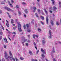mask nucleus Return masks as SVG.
<instances>
[{
  "label": "nucleus",
  "instance_id": "4468645a",
  "mask_svg": "<svg viewBox=\"0 0 61 61\" xmlns=\"http://www.w3.org/2000/svg\"><path fill=\"white\" fill-rule=\"evenodd\" d=\"M55 53V51L54 50V47L53 48V49H52V53Z\"/></svg>",
  "mask_w": 61,
  "mask_h": 61
},
{
  "label": "nucleus",
  "instance_id": "6ab92c4d",
  "mask_svg": "<svg viewBox=\"0 0 61 61\" xmlns=\"http://www.w3.org/2000/svg\"><path fill=\"white\" fill-rule=\"evenodd\" d=\"M38 13L39 14H40L41 12H40V9H38L37 10Z\"/></svg>",
  "mask_w": 61,
  "mask_h": 61
},
{
  "label": "nucleus",
  "instance_id": "72a5a7b5",
  "mask_svg": "<svg viewBox=\"0 0 61 61\" xmlns=\"http://www.w3.org/2000/svg\"><path fill=\"white\" fill-rule=\"evenodd\" d=\"M0 34L1 35H3V32H0Z\"/></svg>",
  "mask_w": 61,
  "mask_h": 61
},
{
  "label": "nucleus",
  "instance_id": "69168bd1",
  "mask_svg": "<svg viewBox=\"0 0 61 61\" xmlns=\"http://www.w3.org/2000/svg\"><path fill=\"white\" fill-rule=\"evenodd\" d=\"M9 16V17L10 18H11V16H10L9 15H9H8Z\"/></svg>",
  "mask_w": 61,
  "mask_h": 61
},
{
  "label": "nucleus",
  "instance_id": "052dcab7",
  "mask_svg": "<svg viewBox=\"0 0 61 61\" xmlns=\"http://www.w3.org/2000/svg\"><path fill=\"white\" fill-rule=\"evenodd\" d=\"M35 36H36V37H38V35H35Z\"/></svg>",
  "mask_w": 61,
  "mask_h": 61
},
{
  "label": "nucleus",
  "instance_id": "a19ab883",
  "mask_svg": "<svg viewBox=\"0 0 61 61\" xmlns=\"http://www.w3.org/2000/svg\"><path fill=\"white\" fill-rule=\"evenodd\" d=\"M18 14H19V15H21V12H20L19 11Z\"/></svg>",
  "mask_w": 61,
  "mask_h": 61
},
{
  "label": "nucleus",
  "instance_id": "1a4fd4ad",
  "mask_svg": "<svg viewBox=\"0 0 61 61\" xmlns=\"http://www.w3.org/2000/svg\"><path fill=\"white\" fill-rule=\"evenodd\" d=\"M4 40L5 41V42H6V43H8V41H7V39H6V38H4Z\"/></svg>",
  "mask_w": 61,
  "mask_h": 61
},
{
  "label": "nucleus",
  "instance_id": "9b49d317",
  "mask_svg": "<svg viewBox=\"0 0 61 61\" xmlns=\"http://www.w3.org/2000/svg\"><path fill=\"white\" fill-rule=\"evenodd\" d=\"M27 40L25 38L24 39H23L22 40V41H23L24 42H25Z\"/></svg>",
  "mask_w": 61,
  "mask_h": 61
},
{
  "label": "nucleus",
  "instance_id": "6e6d98bb",
  "mask_svg": "<svg viewBox=\"0 0 61 61\" xmlns=\"http://www.w3.org/2000/svg\"><path fill=\"white\" fill-rule=\"evenodd\" d=\"M49 27L51 29H51V25H50L49 26Z\"/></svg>",
  "mask_w": 61,
  "mask_h": 61
},
{
  "label": "nucleus",
  "instance_id": "13d9d810",
  "mask_svg": "<svg viewBox=\"0 0 61 61\" xmlns=\"http://www.w3.org/2000/svg\"><path fill=\"white\" fill-rule=\"evenodd\" d=\"M61 4V2L60 1L59 2V5H60Z\"/></svg>",
  "mask_w": 61,
  "mask_h": 61
},
{
  "label": "nucleus",
  "instance_id": "4c0bfd02",
  "mask_svg": "<svg viewBox=\"0 0 61 61\" xmlns=\"http://www.w3.org/2000/svg\"><path fill=\"white\" fill-rule=\"evenodd\" d=\"M17 8H19V6L18 5H17L16 6Z\"/></svg>",
  "mask_w": 61,
  "mask_h": 61
},
{
  "label": "nucleus",
  "instance_id": "b1692460",
  "mask_svg": "<svg viewBox=\"0 0 61 61\" xmlns=\"http://www.w3.org/2000/svg\"><path fill=\"white\" fill-rule=\"evenodd\" d=\"M44 11L46 14L47 15V11H46V9H44Z\"/></svg>",
  "mask_w": 61,
  "mask_h": 61
},
{
  "label": "nucleus",
  "instance_id": "20e7f679",
  "mask_svg": "<svg viewBox=\"0 0 61 61\" xmlns=\"http://www.w3.org/2000/svg\"><path fill=\"white\" fill-rule=\"evenodd\" d=\"M41 51H42V52H43V53L44 54H46V50L44 49V50L43 49V48H41Z\"/></svg>",
  "mask_w": 61,
  "mask_h": 61
},
{
  "label": "nucleus",
  "instance_id": "aec40b11",
  "mask_svg": "<svg viewBox=\"0 0 61 61\" xmlns=\"http://www.w3.org/2000/svg\"><path fill=\"white\" fill-rule=\"evenodd\" d=\"M41 18L43 20L44 19V17L42 16L41 15Z\"/></svg>",
  "mask_w": 61,
  "mask_h": 61
},
{
  "label": "nucleus",
  "instance_id": "393cba45",
  "mask_svg": "<svg viewBox=\"0 0 61 61\" xmlns=\"http://www.w3.org/2000/svg\"><path fill=\"white\" fill-rule=\"evenodd\" d=\"M31 61H37V60H34L33 59H31Z\"/></svg>",
  "mask_w": 61,
  "mask_h": 61
},
{
  "label": "nucleus",
  "instance_id": "cd10ccee",
  "mask_svg": "<svg viewBox=\"0 0 61 61\" xmlns=\"http://www.w3.org/2000/svg\"><path fill=\"white\" fill-rule=\"evenodd\" d=\"M11 24L14 23V20H11Z\"/></svg>",
  "mask_w": 61,
  "mask_h": 61
},
{
  "label": "nucleus",
  "instance_id": "ddd939ff",
  "mask_svg": "<svg viewBox=\"0 0 61 61\" xmlns=\"http://www.w3.org/2000/svg\"><path fill=\"white\" fill-rule=\"evenodd\" d=\"M45 40H42V44L43 45H44L45 43Z\"/></svg>",
  "mask_w": 61,
  "mask_h": 61
},
{
  "label": "nucleus",
  "instance_id": "338daca9",
  "mask_svg": "<svg viewBox=\"0 0 61 61\" xmlns=\"http://www.w3.org/2000/svg\"><path fill=\"white\" fill-rule=\"evenodd\" d=\"M46 61H48V60H47L46 59Z\"/></svg>",
  "mask_w": 61,
  "mask_h": 61
},
{
  "label": "nucleus",
  "instance_id": "2f4dec72",
  "mask_svg": "<svg viewBox=\"0 0 61 61\" xmlns=\"http://www.w3.org/2000/svg\"><path fill=\"white\" fill-rule=\"evenodd\" d=\"M9 5L10 6H11V7H13V5H12V4H11V3L10 4H9Z\"/></svg>",
  "mask_w": 61,
  "mask_h": 61
},
{
  "label": "nucleus",
  "instance_id": "603ef678",
  "mask_svg": "<svg viewBox=\"0 0 61 61\" xmlns=\"http://www.w3.org/2000/svg\"><path fill=\"white\" fill-rule=\"evenodd\" d=\"M1 27H2V28L3 30H4V27H3V26H1Z\"/></svg>",
  "mask_w": 61,
  "mask_h": 61
},
{
  "label": "nucleus",
  "instance_id": "37998d69",
  "mask_svg": "<svg viewBox=\"0 0 61 61\" xmlns=\"http://www.w3.org/2000/svg\"><path fill=\"white\" fill-rule=\"evenodd\" d=\"M24 17H26V15L25 14H24Z\"/></svg>",
  "mask_w": 61,
  "mask_h": 61
},
{
  "label": "nucleus",
  "instance_id": "7c9ffc66",
  "mask_svg": "<svg viewBox=\"0 0 61 61\" xmlns=\"http://www.w3.org/2000/svg\"><path fill=\"white\" fill-rule=\"evenodd\" d=\"M38 30L39 32H40L41 31V30L40 29L38 28Z\"/></svg>",
  "mask_w": 61,
  "mask_h": 61
},
{
  "label": "nucleus",
  "instance_id": "8fccbe9b",
  "mask_svg": "<svg viewBox=\"0 0 61 61\" xmlns=\"http://www.w3.org/2000/svg\"><path fill=\"white\" fill-rule=\"evenodd\" d=\"M22 44H23V45L24 46H25V44H24V42H22Z\"/></svg>",
  "mask_w": 61,
  "mask_h": 61
},
{
  "label": "nucleus",
  "instance_id": "bf43d9fd",
  "mask_svg": "<svg viewBox=\"0 0 61 61\" xmlns=\"http://www.w3.org/2000/svg\"><path fill=\"white\" fill-rule=\"evenodd\" d=\"M39 52V50H38L37 51V54Z\"/></svg>",
  "mask_w": 61,
  "mask_h": 61
},
{
  "label": "nucleus",
  "instance_id": "680f3d73",
  "mask_svg": "<svg viewBox=\"0 0 61 61\" xmlns=\"http://www.w3.org/2000/svg\"><path fill=\"white\" fill-rule=\"evenodd\" d=\"M12 59L14 61H15V58H12Z\"/></svg>",
  "mask_w": 61,
  "mask_h": 61
},
{
  "label": "nucleus",
  "instance_id": "79ce46f5",
  "mask_svg": "<svg viewBox=\"0 0 61 61\" xmlns=\"http://www.w3.org/2000/svg\"><path fill=\"white\" fill-rule=\"evenodd\" d=\"M4 47L5 48H6V46L5 45H4Z\"/></svg>",
  "mask_w": 61,
  "mask_h": 61
},
{
  "label": "nucleus",
  "instance_id": "e433bc0d",
  "mask_svg": "<svg viewBox=\"0 0 61 61\" xmlns=\"http://www.w3.org/2000/svg\"><path fill=\"white\" fill-rule=\"evenodd\" d=\"M20 59H21V60H24V58H23L21 57L20 58Z\"/></svg>",
  "mask_w": 61,
  "mask_h": 61
},
{
  "label": "nucleus",
  "instance_id": "49530a36",
  "mask_svg": "<svg viewBox=\"0 0 61 61\" xmlns=\"http://www.w3.org/2000/svg\"><path fill=\"white\" fill-rule=\"evenodd\" d=\"M34 45L35 46H36V43H35L34 42Z\"/></svg>",
  "mask_w": 61,
  "mask_h": 61
},
{
  "label": "nucleus",
  "instance_id": "473e14b6",
  "mask_svg": "<svg viewBox=\"0 0 61 61\" xmlns=\"http://www.w3.org/2000/svg\"><path fill=\"white\" fill-rule=\"evenodd\" d=\"M23 27H24V29H25V28H26V26L25 25H23Z\"/></svg>",
  "mask_w": 61,
  "mask_h": 61
},
{
  "label": "nucleus",
  "instance_id": "a18cd8bd",
  "mask_svg": "<svg viewBox=\"0 0 61 61\" xmlns=\"http://www.w3.org/2000/svg\"><path fill=\"white\" fill-rule=\"evenodd\" d=\"M7 2H8V3L9 4V5L10 4V2L9 0H8Z\"/></svg>",
  "mask_w": 61,
  "mask_h": 61
},
{
  "label": "nucleus",
  "instance_id": "0eeeda50",
  "mask_svg": "<svg viewBox=\"0 0 61 61\" xmlns=\"http://www.w3.org/2000/svg\"><path fill=\"white\" fill-rule=\"evenodd\" d=\"M46 22L47 24H48V18L47 16L46 18Z\"/></svg>",
  "mask_w": 61,
  "mask_h": 61
},
{
  "label": "nucleus",
  "instance_id": "e2e57ef3",
  "mask_svg": "<svg viewBox=\"0 0 61 61\" xmlns=\"http://www.w3.org/2000/svg\"><path fill=\"white\" fill-rule=\"evenodd\" d=\"M52 15H53V16H55V15L54 14H52Z\"/></svg>",
  "mask_w": 61,
  "mask_h": 61
},
{
  "label": "nucleus",
  "instance_id": "774afa93",
  "mask_svg": "<svg viewBox=\"0 0 61 61\" xmlns=\"http://www.w3.org/2000/svg\"><path fill=\"white\" fill-rule=\"evenodd\" d=\"M53 61H56L55 60V58H54L53 59Z\"/></svg>",
  "mask_w": 61,
  "mask_h": 61
},
{
  "label": "nucleus",
  "instance_id": "c85d7f7f",
  "mask_svg": "<svg viewBox=\"0 0 61 61\" xmlns=\"http://www.w3.org/2000/svg\"><path fill=\"white\" fill-rule=\"evenodd\" d=\"M53 9L54 10H56V6H54L53 7Z\"/></svg>",
  "mask_w": 61,
  "mask_h": 61
},
{
  "label": "nucleus",
  "instance_id": "bb28decb",
  "mask_svg": "<svg viewBox=\"0 0 61 61\" xmlns=\"http://www.w3.org/2000/svg\"><path fill=\"white\" fill-rule=\"evenodd\" d=\"M56 25H59V23L57 21L56 22Z\"/></svg>",
  "mask_w": 61,
  "mask_h": 61
},
{
  "label": "nucleus",
  "instance_id": "ea45409f",
  "mask_svg": "<svg viewBox=\"0 0 61 61\" xmlns=\"http://www.w3.org/2000/svg\"><path fill=\"white\" fill-rule=\"evenodd\" d=\"M35 34H33V37L34 39L35 38Z\"/></svg>",
  "mask_w": 61,
  "mask_h": 61
},
{
  "label": "nucleus",
  "instance_id": "864d4df0",
  "mask_svg": "<svg viewBox=\"0 0 61 61\" xmlns=\"http://www.w3.org/2000/svg\"><path fill=\"white\" fill-rule=\"evenodd\" d=\"M2 10L0 11V14H2Z\"/></svg>",
  "mask_w": 61,
  "mask_h": 61
},
{
  "label": "nucleus",
  "instance_id": "c03bdc74",
  "mask_svg": "<svg viewBox=\"0 0 61 61\" xmlns=\"http://www.w3.org/2000/svg\"><path fill=\"white\" fill-rule=\"evenodd\" d=\"M15 59L16 60L15 61H18V59L17 58H16Z\"/></svg>",
  "mask_w": 61,
  "mask_h": 61
},
{
  "label": "nucleus",
  "instance_id": "09e8293b",
  "mask_svg": "<svg viewBox=\"0 0 61 61\" xmlns=\"http://www.w3.org/2000/svg\"><path fill=\"white\" fill-rule=\"evenodd\" d=\"M2 39V36H0V40H1V39Z\"/></svg>",
  "mask_w": 61,
  "mask_h": 61
},
{
  "label": "nucleus",
  "instance_id": "0e129e2a",
  "mask_svg": "<svg viewBox=\"0 0 61 61\" xmlns=\"http://www.w3.org/2000/svg\"><path fill=\"white\" fill-rule=\"evenodd\" d=\"M2 61H5V59L4 58H3L2 59Z\"/></svg>",
  "mask_w": 61,
  "mask_h": 61
},
{
  "label": "nucleus",
  "instance_id": "c756f323",
  "mask_svg": "<svg viewBox=\"0 0 61 61\" xmlns=\"http://www.w3.org/2000/svg\"><path fill=\"white\" fill-rule=\"evenodd\" d=\"M11 2L12 4H14V0H11Z\"/></svg>",
  "mask_w": 61,
  "mask_h": 61
},
{
  "label": "nucleus",
  "instance_id": "f03ea898",
  "mask_svg": "<svg viewBox=\"0 0 61 61\" xmlns=\"http://www.w3.org/2000/svg\"><path fill=\"white\" fill-rule=\"evenodd\" d=\"M18 30L19 32H22V29H21V25H20V24L18 23Z\"/></svg>",
  "mask_w": 61,
  "mask_h": 61
},
{
  "label": "nucleus",
  "instance_id": "412c9836",
  "mask_svg": "<svg viewBox=\"0 0 61 61\" xmlns=\"http://www.w3.org/2000/svg\"><path fill=\"white\" fill-rule=\"evenodd\" d=\"M26 26L27 27V28H28V27H29V25L28 24H26Z\"/></svg>",
  "mask_w": 61,
  "mask_h": 61
},
{
  "label": "nucleus",
  "instance_id": "4d7b16f0",
  "mask_svg": "<svg viewBox=\"0 0 61 61\" xmlns=\"http://www.w3.org/2000/svg\"><path fill=\"white\" fill-rule=\"evenodd\" d=\"M49 12L50 13H52V11L51 10H50Z\"/></svg>",
  "mask_w": 61,
  "mask_h": 61
},
{
  "label": "nucleus",
  "instance_id": "f704fd0d",
  "mask_svg": "<svg viewBox=\"0 0 61 61\" xmlns=\"http://www.w3.org/2000/svg\"><path fill=\"white\" fill-rule=\"evenodd\" d=\"M22 4H23V5H26V3H25L24 2H23Z\"/></svg>",
  "mask_w": 61,
  "mask_h": 61
},
{
  "label": "nucleus",
  "instance_id": "39448f33",
  "mask_svg": "<svg viewBox=\"0 0 61 61\" xmlns=\"http://www.w3.org/2000/svg\"><path fill=\"white\" fill-rule=\"evenodd\" d=\"M49 34L50 36H49V38H51L52 37H51V33H52V32L51 30H50L49 31Z\"/></svg>",
  "mask_w": 61,
  "mask_h": 61
},
{
  "label": "nucleus",
  "instance_id": "3c124183",
  "mask_svg": "<svg viewBox=\"0 0 61 61\" xmlns=\"http://www.w3.org/2000/svg\"><path fill=\"white\" fill-rule=\"evenodd\" d=\"M13 29H14L15 30V29H16V27H13Z\"/></svg>",
  "mask_w": 61,
  "mask_h": 61
},
{
  "label": "nucleus",
  "instance_id": "7ed1b4c3",
  "mask_svg": "<svg viewBox=\"0 0 61 61\" xmlns=\"http://www.w3.org/2000/svg\"><path fill=\"white\" fill-rule=\"evenodd\" d=\"M5 8L7 10H8V11H11V12H13L14 11L13 10H11V9L8 8L7 7H5Z\"/></svg>",
  "mask_w": 61,
  "mask_h": 61
},
{
  "label": "nucleus",
  "instance_id": "5fc2aeb1",
  "mask_svg": "<svg viewBox=\"0 0 61 61\" xmlns=\"http://www.w3.org/2000/svg\"><path fill=\"white\" fill-rule=\"evenodd\" d=\"M41 23L42 25H44V23H43V22H42V21H41Z\"/></svg>",
  "mask_w": 61,
  "mask_h": 61
},
{
  "label": "nucleus",
  "instance_id": "423d86ee",
  "mask_svg": "<svg viewBox=\"0 0 61 61\" xmlns=\"http://www.w3.org/2000/svg\"><path fill=\"white\" fill-rule=\"evenodd\" d=\"M6 21L7 22V23L6 25L7 27H9V24L8 23L9 22L7 20H6Z\"/></svg>",
  "mask_w": 61,
  "mask_h": 61
},
{
  "label": "nucleus",
  "instance_id": "5701e85b",
  "mask_svg": "<svg viewBox=\"0 0 61 61\" xmlns=\"http://www.w3.org/2000/svg\"><path fill=\"white\" fill-rule=\"evenodd\" d=\"M27 32H28L30 33V32H31V30H30V29H27Z\"/></svg>",
  "mask_w": 61,
  "mask_h": 61
},
{
  "label": "nucleus",
  "instance_id": "a878e982",
  "mask_svg": "<svg viewBox=\"0 0 61 61\" xmlns=\"http://www.w3.org/2000/svg\"><path fill=\"white\" fill-rule=\"evenodd\" d=\"M41 56H42V57H43V58H44V57H45V55H44L43 54H41Z\"/></svg>",
  "mask_w": 61,
  "mask_h": 61
},
{
  "label": "nucleus",
  "instance_id": "c9c22d12",
  "mask_svg": "<svg viewBox=\"0 0 61 61\" xmlns=\"http://www.w3.org/2000/svg\"><path fill=\"white\" fill-rule=\"evenodd\" d=\"M13 33L14 35H16V33H15V32H13Z\"/></svg>",
  "mask_w": 61,
  "mask_h": 61
},
{
  "label": "nucleus",
  "instance_id": "f3484780",
  "mask_svg": "<svg viewBox=\"0 0 61 61\" xmlns=\"http://www.w3.org/2000/svg\"><path fill=\"white\" fill-rule=\"evenodd\" d=\"M35 15L36 17H37L38 18V19L39 20V19L38 18H39V16H38V15H37V13H36Z\"/></svg>",
  "mask_w": 61,
  "mask_h": 61
},
{
  "label": "nucleus",
  "instance_id": "6e6552de",
  "mask_svg": "<svg viewBox=\"0 0 61 61\" xmlns=\"http://www.w3.org/2000/svg\"><path fill=\"white\" fill-rule=\"evenodd\" d=\"M5 58H6V57H7V56H8V55H7V54L6 53V52L5 51Z\"/></svg>",
  "mask_w": 61,
  "mask_h": 61
},
{
  "label": "nucleus",
  "instance_id": "a211bd4d",
  "mask_svg": "<svg viewBox=\"0 0 61 61\" xmlns=\"http://www.w3.org/2000/svg\"><path fill=\"white\" fill-rule=\"evenodd\" d=\"M27 10L26 9H25L24 10L26 14H27L28 13V12L27 11Z\"/></svg>",
  "mask_w": 61,
  "mask_h": 61
},
{
  "label": "nucleus",
  "instance_id": "58836bf2",
  "mask_svg": "<svg viewBox=\"0 0 61 61\" xmlns=\"http://www.w3.org/2000/svg\"><path fill=\"white\" fill-rule=\"evenodd\" d=\"M32 21H31V23L32 24H34V22H33V21H34V20H32Z\"/></svg>",
  "mask_w": 61,
  "mask_h": 61
},
{
  "label": "nucleus",
  "instance_id": "9d476101",
  "mask_svg": "<svg viewBox=\"0 0 61 61\" xmlns=\"http://www.w3.org/2000/svg\"><path fill=\"white\" fill-rule=\"evenodd\" d=\"M29 54L30 55H33V53L32 52V51H29Z\"/></svg>",
  "mask_w": 61,
  "mask_h": 61
},
{
  "label": "nucleus",
  "instance_id": "f257e3e1",
  "mask_svg": "<svg viewBox=\"0 0 61 61\" xmlns=\"http://www.w3.org/2000/svg\"><path fill=\"white\" fill-rule=\"evenodd\" d=\"M9 54L10 57V56H8V57L6 58L8 61H9V59H10V60H12V58L13 57L12 53L10 51H9Z\"/></svg>",
  "mask_w": 61,
  "mask_h": 61
},
{
  "label": "nucleus",
  "instance_id": "2eb2a0df",
  "mask_svg": "<svg viewBox=\"0 0 61 61\" xmlns=\"http://www.w3.org/2000/svg\"><path fill=\"white\" fill-rule=\"evenodd\" d=\"M6 0H4V1H2L1 3V4H5V2Z\"/></svg>",
  "mask_w": 61,
  "mask_h": 61
},
{
  "label": "nucleus",
  "instance_id": "4be33fe9",
  "mask_svg": "<svg viewBox=\"0 0 61 61\" xmlns=\"http://www.w3.org/2000/svg\"><path fill=\"white\" fill-rule=\"evenodd\" d=\"M33 8L34 9V12H35L36 11V7H33Z\"/></svg>",
  "mask_w": 61,
  "mask_h": 61
},
{
  "label": "nucleus",
  "instance_id": "de8ad7c7",
  "mask_svg": "<svg viewBox=\"0 0 61 61\" xmlns=\"http://www.w3.org/2000/svg\"><path fill=\"white\" fill-rule=\"evenodd\" d=\"M25 44H26V46H28V43H25Z\"/></svg>",
  "mask_w": 61,
  "mask_h": 61
},
{
  "label": "nucleus",
  "instance_id": "f8f14e48",
  "mask_svg": "<svg viewBox=\"0 0 61 61\" xmlns=\"http://www.w3.org/2000/svg\"><path fill=\"white\" fill-rule=\"evenodd\" d=\"M51 24L52 25H54V22H53V21L51 20Z\"/></svg>",
  "mask_w": 61,
  "mask_h": 61
},
{
  "label": "nucleus",
  "instance_id": "dca6fc26",
  "mask_svg": "<svg viewBox=\"0 0 61 61\" xmlns=\"http://www.w3.org/2000/svg\"><path fill=\"white\" fill-rule=\"evenodd\" d=\"M51 1H52L53 5H54L55 4V0H51Z\"/></svg>",
  "mask_w": 61,
  "mask_h": 61
}]
</instances>
